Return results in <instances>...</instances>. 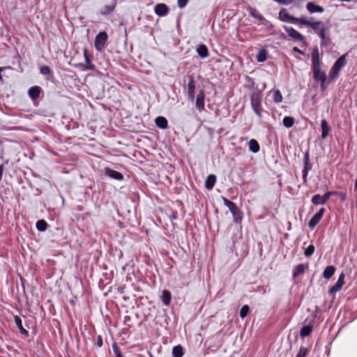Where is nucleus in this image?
<instances>
[{
	"mask_svg": "<svg viewBox=\"0 0 357 357\" xmlns=\"http://www.w3.org/2000/svg\"><path fill=\"white\" fill-rule=\"evenodd\" d=\"M312 61L313 66L314 78L316 80H326V75L324 72L321 70V65L319 57V52L317 50L314 51L312 54Z\"/></svg>",
	"mask_w": 357,
	"mask_h": 357,
	"instance_id": "obj_1",
	"label": "nucleus"
},
{
	"mask_svg": "<svg viewBox=\"0 0 357 357\" xmlns=\"http://www.w3.org/2000/svg\"><path fill=\"white\" fill-rule=\"evenodd\" d=\"M222 200L225 205L228 207L232 213L234 221L236 223H241L243 219V213L236 204L225 197H222Z\"/></svg>",
	"mask_w": 357,
	"mask_h": 357,
	"instance_id": "obj_2",
	"label": "nucleus"
},
{
	"mask_svg": "<svg viewBox=\"0 0 357 357\" xmlns=\"http://www.w3.org/2000/svg\"><path fill=\"white\" fill-rule=\"evenodd\" d=\"M261 94L258 91H255L252 93L250 96L252 107L255 114L261 117Z\"/></svg>",
	"mask_w": 357,
	"mask_h": 357,
	"instance_id": "obj_3",
	"label": "nucleus"
},
{
	"mask_svg": "<svg viewBox=\"0 0 357 357\" xmlns=\"http://www.w3.org/2000/svg\"><path fill=\"white\" fill-rule=\"evenodd\" d=\"M346 54L342 55L334 63L333 66L332 67L330 73H329V77L331 79H335L337 75H338L340 70L342 68L343 66H344L346 62Z\"/></svg>",
	"mask_w": 357,
	"mask_h": 357,
	"instance_id": "obj_4",
	"label": "nucleus"
},
{
	"mask_svg": "<svg viewBox=\"0 0 357 357\" xmlns=\"http://www.w3.org/2000/svg\"><path fill=\"white\" fill-rule=\"evenodd\" d=\"M310 27L321 38V40L326 39L325 31L326 26L323 22H313Z\"/></svg>",
	"mask_w": 357,
	"mask_h": 357,
	"instance_id": "obj_5",
	"label": "nucleus"
},
{
	"mask_svg": "<svg viewBox=\"0 0 357 357\" xmlns=\"http://www.w3.org/2000/svg\"><path fill=\"white\" fill-rule=\"evenodd\" d=\"M107 40V34L105 31L100 32L95 38V47L97 50L100 51L103 49Z\"/></svg>",
	"mask_w": 357,
	"mask_h": 357,
	"instance_id": "obj_6",
	"label": "nucleus"
},
{
	"mask_svg": "<svg viewBox=\"0 0 357 357\" xmlns=\"http://www.w3.org/2000/svg\"><path fill=\"white\" fill-rule=\"evenodd\" d=\"M325 209L321 208L317 213H315L308 222V226L311 229H314L322 218Z\"/></svg>",
	"mask_w": 357,
	"mask_h": 357,
	"instance_id": "obj_7",
	"label": "nucleus"
},
{
	"mask_svg": "<svg viewBox=\"0 0 357 357\" xmlns=\"http://www.w3.org/2000/svg\"><path fill=\"white\" fill-rule=\"evenodd\" d=\"M344 284V275L341 273L338 278L336 283L328 289V293L331 295L335 294L336 292L339 291Z\"/></svg>",
	"mask_w": 357,
	"mask_h": 357,
	"instance_id": "obj_8",
	"label": "nucleus"
},
{
	"mask_svg": "<svg viewBox=\"0 0 357 357\" xmlns=\"http://www.w3.org/2000/svg\"><path fill=\"white\" fill-rule=\"evenodd\" d=\"M285 31L289 37L296 41L302 42L304 40V37L292 27H285Z\"/></svg>",
	"mask_w": 357,
	"mask_h": 357,
	"instance_id": "obj_9",
	"label": "nucleus"
},
{
	"mask_svg": "<svg viewBox=\"0 0 357 357\" xmlns=\"http://www.w3.org/2000/svg\"><path fill=\"white\" fill-rule=\"evenodd\" d=\"M279 18L283 22H288L290 23L296 24V17L289 15L287 10L282 8L279 13Z\"/></svg>",
	"mask_w": 357,
	"mask_h": 357,
	"instance_id": "obj_10",
	"label": "nucleus"
},
{
	"mask_svg": "<svg viewBox=\"0 0 357 357\" xmlns=\"http://www.w3.org/2000/svg\"><path fill=\"white\" fill-rule=\"evenodd\" d=\"M204 99H205V93L203 90H201L197 96L196 102H195L196 108L199 112H202L204 110Z\"/></svg>",
	"mask_w": 357,
	"mask_h": 357,
	"instance_id": "obj_11",
	"label": "nucleus"
},
{
	"mask_svg": "<svg viewBox=\"0 0 357 357\" xmlns=\"http://www.w3.org/2000/svg\"><path fill=\"white\" fill-rule=\"evenodd\" d=\"M312 166L310 163V156L308 152H305L304 156V168L303 169V178L305 182L307 180V176L308 174V171L311 169Z\"/></svg>",
	"mask_w": 357,
	"mask_h": 357,
	"instance_id": "obj_12",
	"label": "nucleus"
},
{
	"mask_svg": "<svg viewBox=\"0 0 357 357\" xmlns=\"http://www.w3.org/2000/svg\"><path fill=\"white\" fill-rule=\"evenodd\" d=\"M105 172L107 176H108L114 179L121 181V180H123V176L121 173H120L119 172L113 170L112 169L105 168Z\"/></svg>",
	"mask_w": 357,
	"mask_h": 357,
	"instance_id": "obj_13",
	"label": "nucleus"
},
{
	"mask_svg": "<svg viewBox=\"0 0 357 357\" xmlns=\"http://www.w3.org/2000/svg\"><path fill=\"white\" fill-rule=\"evenodd\" d=\"M195 82L192 77H190L189 82L188 84V95L189 99L191 100H194L195 98Z\"/></svg>",
	"mask_w": 357,
	"mask_h": 357,
	"instance_id": "obj_14",
	"label": "nucleus"
},
{
	"mask_svg": "<svg viewBox=\"0 0 357 357\" xmlns=\"http://www.w3.org/2000/svg\"><path fill=\"white\" fill-rule=\"evenodd\" d=\"M306 8L311 13H323L324 9L322 6L316 5L313 2H309L306 5Z\"/></svg>",
	"mask_w": 357,
	"mask_h": 357,
	"instance_id": "obj_15",
	"label": "nucleus"
},
{
	"mask_svg": "<svg viewBox=\"0 0 357 357\" xmlns=\"http://www.w3.org/2000/svg\"><path fill=\"white\" fill-rule=\"evenodd\" d=\"M155 13L159 16H164L168 13V7L164 3H158L155 6Z\"/></svg>",
	"mask_w": 357,
	"mask_h": 357,
	"instance_id": "obj_16",
	"label": "nucleus"
},
{
	"mask_svg": "<svg viewBox=\"0 0 357 357\" xmlns=\"http://www.w3.org/2000/svg\"><path fill=\"white\" fill-rule=\"evenodd\" d=\"M216 181V176L213 174H210L206 177L205 181V187L208 190H211Z\"/></svg>",
	"mask_w": 357,
	"mask_h": 357,
	"instance_id": "obj_17",
	"label": "nucleus"
},
{
	"mask_svg": "<svg viewBox=\"0 0 357 357\" xmlns=\"http://www.w3.org/2000/svg\"><path fill=\"white\" fill-rule=\"evenodd\" d=\"M335 272V268L333 266H328L323 272V277L328 280L334 275Z\"/></svg>",
	"mask_w": 357,
	"mask_h": 357,
	"instance_id": "obj_18",
	"label": "nucleus"
},
{
	"mask_svg": "<svg viewBox=\"0 0 357 357\" xmlns=\"http://www.w3.org/2000/svg\"><path fill=\"white\" fill-rule=\"evenodd\" d=\"M197 53L201 58H206L208 56V48L205 45H199L197 48Z\"/></svg>",
	"mask_w": 357,
	"mask_h": 357,
	"instance_id": "obj_19",
	"label": "nucleus"
},
{
	"mask_svg": "<svg viewBox=\"0 0 357 357\" xmlns=\"http://www.w3.org/2000/svg\"><path fill=\"white\" fill-rule=\"evenodd\" d=\"M321 137L323 139H325L328 136V132L330 131V127H329L326 120L324 119L321 121Z\"/></svg>",
	"mask_w": 357,
	"mask_h": 357,
	"instance_id": "obj_20",
	"label": "nucleus"
},
{
	"mask_svg": "<svg viewBox=\"0 0 357 357\" xmlns=\"http://www.w3.org/2000/svg\"><path fill=\"white\" fill-rule=\"evenodd\" d=\"M155 123L156 126L162 129H165L167 127V120L163 116H158L155 119Z\"/></svg>",
	"mask_w": 357,
	"mask_h": 357,
	"instance_id": "obj_21",
	"label": "nucleus"
},
{
	"mask_svg": "<svg viewBox=\"0 0 357 357\" xmlns=\"http://www.w3.org/2000/svg\"><path fill=\"white\" fill-rule=\"evenodd\" d=\"M84 59H85V62L86 64L84 67L83 69L84 70H94L95 66H94V65H93L91 63V60L89 59L86 49H84Z\"/></svg>",
	"mask_w": 357,
	"mask_h": 357,
	"instance_id": "obj_22",
	"label": "nucleus"
},
{
	"mask_svg": "<svg viewBox=\"0 0 357 357\" xmlns=\"http://www.w3.org/2000/svg\"><path fill=\"white\" fill-rule=\"evenodd\" d=\"M40 89L38 86H32L29 90V95L33 99L38 98L40 96Z\"/></svg>",
	"mask_w": 357,
	"mask_h": 357,
	"instance_id": "obj_23",
	"label": "nucleus"
},
{
	"mask_svg": "<svg viewBox=\"0 0 357 357\" xmlns=\"http://www.w3.org/2000/svg\"><path fill=\"white\" fill-rule=\"evenodd\" d=\"M15 323L16 326H17L18 329L20 330V333L22 334L28 335V331L25 330L22 326V321L20 317L15 316L14 317Z\"/></svg>",
	"mask_w": 357,
	"mask_h": 357,
	"instance_id": "obj_24",
	"label": "nucleus"
},
{
	"mask_svg": "<svg viewBox=\"0 0 357 357\" xmlns=\"http://www.w3.org/2000/svg\"><path fill=\"white\" fill-rule=\"evenodd\" d=\"M248 10L250 15L259 21H263L264 20L263 15L256 8L250 7Z\"/></svg>",
	"mask_w": 357,
	"mask_h": 357,
	"instance_id": "obj_25",
	"label": "nucleus"
},
{
	"mask_svg": "<svg viewBox=\"0 0 357 357\" xmlns=\"http://www.w3.org/2000/svg\"><path fill=\"white\" fill-rule=\"evenodd\" d=\"M115 8H116L115 3L112 5L105 6L103 7V8L100 10V13L102 15H107L110 14L111 13H112L114 11V10L115 9Z\"/></svg>",
	"mask_w": 357,
	"mask_h": 357,
	"instance_id": "obj_26",
	"label": "nucleus"
},
{
	"mask_svg": "<svg viewBox=\"0 0 357 357\" xmlns=\"http://www.w3.org/2000/svg\"><path fill=\"white\" fill-rule=\"evenodd\" d=\"M249 150L252 153H257L259 151V145L255 139H250L249 143Z\"/></svg>",
	"mask_w": 357,
	"mask_h": 357,
	"instance_id": "obj_27",
	"label": "nucleus"
},
{
	"mask_svg": "<svg viewBox=\"0 0 357 357\" xmlns=\"http://www.w3.org/2000/svg\"><path fill=\"white\" fill-rule=\"evenodd\" d=\"M312 202L314 204H324L326 201V199H324V195L321 196L319 194H317V195H314L312 198Z\"/></svg>",
	"mask_w": 357,
	"mask_h": 357,
	"instance_id": "obj_28",
	"label": "nucleus"
},
{
	"mask_svg": "<svg viewBox=\"0 0 357 357\" xmlns=\"http://www.w3.org/2000/svg\"><path fill=\"white\" fill-rule=\"evenodd\" d=\"M256 59L258 62H264L267 59V52L266 50L261 49L260 50L257 54L256 55Z\"/></svg>",
	"mask_w": 357,
	"mask_h": 357,
	"instance_id": "obj_29",
	"label": "nucleus"
},
{
	"mask_svg": "<svg viewBox=\"0 0 357 357\" xmlns=\"http://www.w3.org/2000/svg\"><path fill=\"white\" fill-rule=\"evenodd\" d=\"M162 295V300L165 305H168L171 302V294L167 290H163Z\"/></svg>",
	"mask_w": 357,
	"mask_h": 357,
	"instance_id": "obj_30",
	"label": "nucleus"
},
{
	"mask_svg": "<svg viewBox=\"0 0 357 357\" xmlns=\"http://www.w3.org/2000/svg\"><path fill=\"white\" fill-rule=\"evenodd\" d=\"M172 354L174 357H182L183 355V347L181 345L174 347Z\"/></svg>",
	"mask_w": 357,
	"mask_h": 357,
	"instance_id": "obj_31",
	"label": "nucleus"
},
{
	"mask_svg": "<svg viewBox=\"0 0 357 357\" xmlns=\"http://www.w3.org/2000/svg\"><path fill=\"white\" fill-rule=\"evenodd\" d=\"M296 24H303V25H305V26H311L312 23L313 22H312V20H307L305 17H301L300 18H297L296 17Z\"/></svg>",
	"mask_w": 357,
	"mask_h": 357,
	"instance_id": "obj_32",
	"label": "nucleus"
},
{
	"mask_svg": "<svg viewBox=\"0 0 357 357\" xmlns=\"http://www.w3.org/2000/svg\"><path fill=\"white\" fill-rule=\"evenodd\" d=\"M312 331V327L311 326H305L302 327L300 331V335L301 337H307L308 336Z\"/></svg>",
	"mask_w": 357,
	"mask_h": 357,
	"instance_id": "obj_33",
	"label": "nucleus"
},
{
	"mask_svg": "<svg viewBox=\"0 0 357 357\" xmlns=\"http://www.w3.org/2000/svg\"><path fill=\"white\" fill-rule=\"evenodd\" d=\"M307 268V266L304 265V264L297 265L294 271V276L295 277L299 274L303 273Z\"/></svg>",
	"mask_w": 357,
	"mask_h": 357,
	"instance_id": "obj_34",
	"label": "nucleus"
},
{
	"mask_svg": "<svg viewBox=\"0 0 357 357\" xmlns=\"http://www.w3.org/2000/svg\"><path fill=\"white\" fill-rule=\"evenodd\" d=\"M294 123V119L291 116H285L283 119V124L287 128H291Z\"/></svg>",
	"mask_w": 357,
	"mask_h": 357,
	"instance_id": "obj_35",
	"label": "nucleus"
},
{
	"mask_svg": "<svg viewBox=\"0 0 357 357\" xmlns=\"http://www.w3.org/2000/svg\"><path fill=\"white\" fill-rule=\"evenodd\" d=\"M47 224L43 220H40L36 222V228L40 231H44L47 229Z\"/></svg>",
	"mask_w": 357,
	"mask_h": 357,
	"instance_id": "obj_36",
	"label": "nucleus"
},
{
	"mask_svg": "<svg viewBox=\"0 0 357 357\" xmlns=\"http://www.w3.org/2000/svg\"><path fill=\"white\" fill-rule=\"evenodd\" d=\"M250 307L248 305H243L240 310L239 315L241 319H244L248 314Z\"/></svg>",
	"mask_w": 357,
	"mask_h": 357,
	"instance_id": "obj_37",
	"label": "nucleus"
},
{
	"mask_svg": "<svg viewBox=\"0 0 357 357\" xmlns=\"http://www.w3.org/2000/svg\"><path fill=\"white\" fill-rule=\"evenodd\" d=\"M273 98L275 102H282V96L279 90H276L274 91Z\"/></svg>",
	"mask_w": 357,
	"mask_h": 357,
	"instance_id": "obj_38",
	"label": "nucleus"
},
{
	"mask_svg": "<svg viewBox=\"0 0 357 357\" xmlns=\"http://www.w3.org/2000/svg\"><path fill=\"white\" fill-rule=\"evenodd\" d=\"M40 72L43 75H47L52 74L51 68L47 66H43L40 68Z\"/></svg>",
	"mask_w": 357,
	"mask_h": 357,
	"instance_id": "obj_39",
	"label": "nucleus"
},
{
	"mask_svg": "<svg viewBox=\"0 0 357 357\" xmlns=\"http://www.w3.org/2000/svg\"><path fill=\"white\" fill-rule=\"evenodd\" d=\"M314 250H315V248L313 245H309L305 250V252H304L305 256L306 257H311L313 255Z\"/></svg>",
	"mask_w": 357,
	"mask_h": 357,
	"instance_id": "obj_40",
	"label": "nucleus"
},
{
	"mask_svg": "<svg viewBox=\"0 0 357 357\" xmlns=\"http://www.w3.org/2000/svg\"><path fill=\"white\" fill-rule=\"evenodd\" d=\"M308 354V349L306 347H301L298 351L296 357H306Z\"/></svg>",
	"mask_w": 357,
	"mask_h": 357,
	"instance_id": "obj_41",
	"label": "nucleus"
},
{
	"mask_svg": "<svg viewBox=\"0 0 357 357\" xmlns=\"http://www.w3.org/2000/svg\"><path fill=\"white\" fill-rule=\"evenodd\" d=\"M112 347L116 357H123L119 348L116 346V344H113Z\"/></svg>",
	"mask_w": 357,
	"mask_h": 357,
	"instance_id": "obj_42",
	"label": "nucleus"
},
{
	"mask_svg": "<svg viewBox=\"0 0 357 357\" xmlns=\"http://www.w3.org/2000/svg\"><path fill=\"white\" fill-rule=\"evenodd\" d=\"M188 0H178L177 4L180 8H183L188 3Z\"/></svg>",
	"mask_w": 357,
	"mask_h": 357,
	"instance_id": "obj_43",
	"label": "nucleus"
},
{
	"mask_svg": "<svg viewBox=\"0 0 357 357\" xmlns=\"http://www.w3.org/2000/svg\"><path fill=\"white\" fill-rule=\"evenodd\" d=\"M10 68H11V67H10V66L0 67V82H3V77L1 76V72L5 70L6 69H10Z\"/></svg>",
	"mask_w": 357,
	"mask_h": 357,
	"instance_id": "obj_44",
	"label": "nucleus"
},
{
	"mask_svg": "<svg viewBox=\"0 0 357 357\" xmlns=\"http://www.w3.org/2000/svg\"><path fill=\"white\" fill-rule=\"evenodd\" d=\"M333 194H334V192L330 191V192H327L325 195H324V199H326V202L329 199L330 197Z\"/></svg>",
	"mask_w": 357,
	"mask_h": 357,
	"instance_id": "obj_45",
	"label": "nucleus"
},
{
	"mask_svg": "<svg viewBox=\"0 0 357 357\" xmlns=\"http://www.w3.org/2000/svg\"><path fill=\"white\" fill-rule=\"evenodd\" d=\"M319 81L321 82V89L322 91H324L326 89V85L325 84L326 80L321 79Z\"/></svg>",
	"mask_w": 357,
	"mask_h": 357,
	"instance_id": "obj_46",
	"label": "nucleus"
},
{
	"mask_svg": "<svg viewBox=\"0 0 357 357\" xmlns=\"http://www.w3.org/2000/svg\"><path fill=\"white\" fill-rule=\"evenodd\" d=\"M97 344L98 347H101L102 345V340L100 336L98 337Z\"/></svg>",
	"mask_w": 357,
	"mask_h": 357,
	"instance_id": "obj_47",
	"label": "nucleus"
},
{
	"mask_svg": "<svg viewBox=\"0 0 357 357\" xmlns=\"http://www.w3.org/2000/svg\"><path fill=\"white\" fill-rule=\"evenodd\" d=\"M322 40L321 41V45H327L328 43H329V38H327L326 36V39L325 40Z\"/></svg>",
	"mask_w": 357,
	"mask_h": 357,
	"instance_id": "obj_48",
	"label": "nucleus"
},
{
	"mask_svg": "<svg viewBox=\"0 0 357 357\" xmlns=\"http://www.w3.org/2000/svg\"><path fill=\"white\" fill-rule=\"evenodd\" d=\"M3 170V166L1 165H0V180H1V178H2Z\"/></svg>",
	"mask_w": 357,
	"mask_h": 357,
	"instance_id": "obj_49",
	"label": "nucleus"
},
{
	"mask_svg": "<svg viewBox=\"0 0 357 357\" xmlns=\"http://www.w3.org/2000/svg\"><path fill=\"white\" fill-rule=\"evenodd\" d=\"M293 50H294V52H299V53H301V54H302V53H303V52H301V51L298 47H294L293 48Z\"/></svg>",
	"mask_w": 357,
	"mask_h": 357,
	"instance_id": "obj_50",
	"label": "nucleus"
},
{
	"mask_svg": "<svg viewBox=\"0 0 357 357\" xmlns=\"http://www.w3.org/2000/svg\"><path fill=\"white\" fill-rule=\"evenodd\" d=\"M340 1H342V2H349V1H351L352 0H340Z\"/></svg>",
	"mask_w": 357,
	"mask_h": 357,
	"instance_id": "obj_51",
	"label": "nucleus"
},
{
	"mask_svg": "<svg viewBox=\"0 0 357 357\" xmlns=\"http://www.w3.org/2000/svg\"><path fill=\"white\" fill-rule=\"evenodd\" d=\"M151 357H153V356H151Z\"/></svg>",
	"mask_w": 357,
	"mask_h": 357,
	"instance_id": "obj_52",
	"label": "nucleus"
}]
</instances>
